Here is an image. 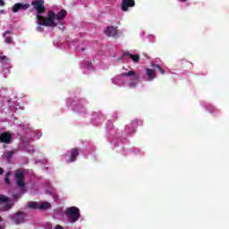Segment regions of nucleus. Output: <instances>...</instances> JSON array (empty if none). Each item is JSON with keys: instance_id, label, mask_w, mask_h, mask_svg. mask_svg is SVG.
<instances>
[{"instance_id": "nucleus-13", "label": "nucleus", "mask_w": 229, "mask_h": 229, "mask_svg": "<svg viewBox=\"0 0 229 229\" xmlns=\"http://www.w3.org/2000/svg\"><path fill=\"white\" fill-rule=\"evenodd\" d=\"M126 56H128L129 58H131L132 62H134L135 64H137L139 62V60H140V56H139L137 55H132L129 52H124L123 54V58H125Z\"/></svg>"}, {"instance_id": "nucleus-19", "label": "nucleus", "mask_w": 229, "mask_h": 229, "mask_svg": "<svg viewBox=\"0 0 229 229\" xmlns=\"http://www.w3.org/2000/svg\"><path fill=\"white\" fill-rule=\"evenodd\" d=\"M131 126L132 128H137V126H139V121L137 119L132 120L131 123Z\"/></svg>"}, {"instance_id": "nucleus-21", "label": "nucleus", "mask_w": 229, "mask_h": 229, "mask_svg": "<svg viewBox=\"0 0 229 229\" xmlns=\"http://www.w3.org/2000/svg\"><path fill=\"white\" fill-rule=\"evenodd\" d=\"M13 42V38L12 37L5 38V44H12Z\"/></svg>"}, {"instance_id": "nucleus-6", "label": "nucleus", "mask_w": 229, "mask_h": 229, "mask_svg": "<svg viewBox=\"0 0 229 229\" xmlns=\"http://www.w3.org/2000/svg\"><path fill=\"white\" fill-rule=\"evenodd\" d=\"M13 221L16 225H21L22 223H25V221H26V213L24 211L17 212L16 214L13 215Z\"/></svg>"}, {"instance_id": "nucleus-8", "label": "nucleus", "mask_w": 229, "mask_h": 229, "mask_svg": "<svg viewBox=\"0 0 229 229\" xmlns=\"http://www.w3.org/2000/svg\"><path fill=\"white\" fill-rule=\"evenodd\" d=\"M135 6V0H122L123 12H128L129 8Z\"/></svg>"}, {"instance_id": "nucleus-23", "label": "nucleus", "mask_w": 229, "mask_h": 229, "mask_svg": "<svg viewBox=\"0 0 229 229\" xmlns=\"http://www.w3.org/2000/svg\"><path fill=\"white\" fill-rule=\"evenodd\" d=\"M11 34H12V31L6 30L5 32H4L3 38H6L7 35H11Z\"/></svg>"}, {"instance_id": "nucleus-15", "label": "nucleus", "mask_w": 229, "mask_h": 229, "mask_svg": "<svg viewBox=\"0 0 229 229\" xmlns=\"http://www.w3.org/2000/svg\"><path fill=\"white\" fill-rule=\"evenodd\" d=\"M28 208H31L32 210H40V203L38 202H35V201H30L28 204Z\"/></svg>"}, {"instance_id": "nucleus-18", "label": "nucleus", "mask_w": 229, "mask_h": 229, "mask_svg": "<svg viewBox=\"0 0 229 229\" xmlns=\"http://www.w3.org/2000/svg\"><path fill=\"white\" fill-rule=\"evenodd\" d=\"M152 67H155L156 69H157V71H159V72H160L161 74H165V71L163 70V69L159 66V64H152Z\"/></svg>"}, {"instance_id": "nucleus-16", "label": "nucleus", "mask_w": 229, "mask_h": 229, "mask_svg": "<svg viewBox=\"0 0 229 229\" xmlns=\"http://www.w3.org/2000/svg\"><path fill=\"white\" fill-rule=\"evenodd\" d=\"M49 208H51V203L49 202L39 203V210H49Z\"/></svg>"}, {"instance_id": "nucleus-27", "label": "nucleus", "mask_w": 229, "mask_h": 229, "mask_svg": "<svg viewBox=\"0 0 229 229\" xmlns=\"http://www.w3.org/2000/svg\"><path fill=\"white\" fill-rule=\"evenodd\" d=\"M0 6H4V0H0Z\"/></svg>"}, {"instance_id": "nucleus-35", "label": "nucleus", "mask_w": 229, "mask_h": 229, "mask_svg": "<svg viewBox=\"0 0 229 229\" xmlns=\"http://www.w3.org/2000/svg\"><path fill=\"white\" fill-rule=\"evenodd\" d=\"M0 229H3V227L0 225Z\"/></svg>"}, {"instance_id": "nucleus-4", "label": "nucleus", "mask_w": 229, "mask_h": 229, "mask_svg": "<svg viewBox=\"0 0 229 229\" xmlns=\"http://www.w3.org/2000/svg\"><path fill=\"white\" fill-rule=\"evenodd\" d=\"M16 185L21 192H26V182H24V173L21 170L15 172Z\"/></svg>"}, {"instance_id": "nucleus-10", "label": "nucleus", "mask_w": 229, "mask_h": 229, "mask_svg": "<svg viewBox=\"0 0 229 229\" xmlns=\"http://www.w3.org/2000/svg\"><path fill=\"white\" fill-rule=\"evenodd\" d=\"M31 6L30 4H21V3H17L13 6V13H17L19 10H28Z\"/></svg>"}, {"instance_id": "nucleus-5", "label": "nucleus", "mask_w": 229, "mask_h": 229, "mask_svg": "<svg viewBox=\"0 0 229 229\" xmlns=\"http://www.w3.org/2000/svg\"><path fill=\"white\" fill-rule=\"evenodd\" d=\"M44 0H34L32 1L31 4L34 7V10H36L38 15H42L46 13V6H44Z\"/></svg>"}, {"instance_id": "nucleus-11", "label": "nucleus", "mask_w": 229, "mask_h": 229, "mask_svg": "<svg viewBox=\"0 0 229 229\" xmlns=\"http://www.w3.org/2000/svg\"><path fill=\"white\" fill-rule=\"evenodd\" d=\"M80 155V149L73 148L71 150V156L70 158L67 160L68 164H71L72 162H76V158L78 157V156Z\"/></svg>"}, {"instance_id": "nucleus-20", "label": "nucleus", "mask_w": 229, "mask_h": 229, "mask_svg": "<svg viewBox=\"0 0 229 229\" xmlns=\"http://www.w3.org/2000/svg\"><path fill=\"white\" fill-rule=\"evenodd\" d=\"M6 160H12V157H13V151H8L6 152Z\"/></svg>"}, {"instance_id": "nucleus-1", "label": "nucleus", "mask_w": 229, "mask_h": 229, "mask_svg": "<svg viewBox=\"0 0 229 229\" xmlns=\"http://www.w3.org/2000/svg\"><path fill=\"white\" fill-rule=\"evenodd\" d=\"M38 24H43L44 26H47V28H56L58 26V23L55 21H64L65 17H67V11L62 10L57 14L55 13L53 11H49L47 13V17H44L40 14L37 15Z\"/></svg>"}, {"instance_id": "nucleus-7", "label": "nucleus", "mask_w": 229, "mask_h": 229, "mask_svg": "<svg viewBox=\"0 0 229 229\" xmlns=\"http://www.w3.org/2000/svg\"><path fill=\"white\" fill-rule=\"evenodd\" d=\"M106 35H107V37H113L114 38H117V37H119L118 35V30H117V27H107L106 30H105Z\"/></svg>"}, {"instance_id": "nucleus-30", "label": "nucleus", "mask_w": 229, "mask_h": 229, "mask_svg": "<svg viewBox=\"0 0 229 229\" xmlns=\"http://www.w3.org/2000/svg\"><path fill=\"white\" fill-rule=\"evenodd\" d=\"M55 229H64V228L62 227V225H57L55 226Z\"/></svg>"}, {"instance_id": "nucleus-3", "label": "nucleus", "mask_w": 229, "mask_h": 229, "mask_svg": "<svg viewBox=\"0 0 229 229\" xmlns=\"http://www.w3.org/2000/svg\"><path fill=\"white\" fill-rule=\"evenodd\" d=\"M121 76H123V78H131L129 81V87H131V89H135L137 87L140 77L135 72L129 71L127 72H123L121 73Z\"/></svg>"}, {"instance_id": "nucleus-31", "label": "nucleus", "mask_w": 229, "mask_h": 229, "mask_svg": "<svg viewBox=\"0 0 229 229\" xmlns=\"http://www.w3.org/2000/svg\"><path fill=\"white\" fill-rule=\"evenodd\" d=\"M13 198H14V199H19V196H17V195H13Z\"/></svg>"}, {"instance_id": "nucleus-22", "label": "nucleus", "mask_w": 229, "mask_h": 229, "mask_svg": "<svg viewBox=\"0 0 229 229\" xmlns=\"http://www.w3.org/2000/svg\"><path fill=\"white\" fill-rule=\"evenodd\" d=\"M185 64H189V62H187L185 59L181 60V67L182 69L185 67Z\"/></svg>"}, {"instance_id": "nucleus-14", "label": "nucleus", "mask_w": 229, "mask_h": 229, "mask_svg": "<svg viewBox=\"0 0 229 229\" xmlns=\"http://www.w3.org/2000/svg\"><path fill=\"white\" fill-rule=\"evenodd\" d=\"M146 72H147V76H148V80L150 81H153V80H155V78L157 76V73L155 72V71L152 70V69L148 68L146 70Z\"/></svg>"}, {"instance_id": "nucleus-32", "label": "nucleus", "mask_w": 229, "mask_h": 229, "mask_svg": "<svg viewBox=\"0 0 229 229\" xmlns=\"http://www.w3.org/2000/svg\"><path fill=\"white\" fill-rule=\"evenodd\" d=\"M181 3H185L187 0H179Z\"/></svg>"}, {"instance_id": "nucleus-25", "label": "nucleus", "mask_w": 229, "mask_h": 229, "mask_svg": "<svg viewBox=\"0 0 229 229\" xmlns=\"http://www.w3.org/2000/svg\"><path fill=\"white\" fill-rule=\"evenodd\" d=\"M0 60H2V62H4V60H8V57H6V55H1Z\"/></svg>"}, {"instance_id": "nucleus-2", "label": "nucleus", "mask_w": 229, "mask_h": 229, "mask_svg": "<svg viewBox=\"0 0 229 229\" xmlns=\"http://www.w3.org/2000/svg\"><path fill=\"white\" fill-rule=\"evenodd\" d=\"M65 216L70 219V223H76V221H80V208L74 206L67 208L65 210Z\"/></svg>"}, {"instance_id": "nucleus-24", "label": "nucleus", "mask_w": 229, "mask_h": 229, "mask_svg": "<svg viewBox=\"0 0 229 229\" xmlns=\"http://www.w3.org/2000/svg\"><path fill=\"white\" fill-rule=\"evenodd\" d=\"M86 66H87L88 69H90L92 67V63L86 62Z\"/></svg>"}, {"instance_id": "nucleus-28", "label": "nucleus", "mask_w": 229, "mask_h": 229, "mask_svg": "<svg viewBox=\"0 0 229 229\" xmlns=\"http://www.w3.org/2000/svg\"><path fill=\"white\" fill-rule=\"evenodd\" d=\"M11 175H12V173L7 172L6 174H5V178H8V177L11 176Z\"/></svg>"}, {"instance_id": "nucleus-9", "label": "nucleus", "mask_w": 229, "mask_h": 229, "mask_svg": "<svg viewBox=\"0 0 229 229\" xmlns=\"http://www.w3.org/2000/svg\"><path fill=\"white\" fill-rule=\"evenodd\" d=\"M0 142H2V144H12V134L10 132H3L0 134Z\"/></svg>"}, {"instance_id": "nucleus-12", "label": "nucleus", "mask_w": 229, "mask_h": 229, "mask_svg": "<svg viewBox=\"0 0 229 229\" xmlns=\"http://www.w3.org/2000/svg\"><path fill=\"white\" fill-rule=\"evenodd\" d=\"M0 203H7L4 208L3 210H10L12 208V206L9 204L10 203V198H8L5 195H0Z\"/></svg>"}, {"instance_id": "nucleus-26", "label": "nucleus", "mask_w": 229, "mask_h": 229, "mask_svg": "<svg viewBox=\"0 0 229 229\" xmlns=\"http://www.w3.org/2000/svg\"><path fill=\"white\" fill-rule=\"evenodd\" d=\"M4 182H5L7 185H10V183H11V182H10V178L5 177V179H4Z\"/></svg>"}, {"instance_id": "nucleus-17", "label": "nucleus", "mask_w": 229, "mask_h": 229, "mask_svg": "<svg viewBox=\"0 0 229 229\" xmlns=\"http://www.w3.org/2000/svg\"><path fill=\"white\" fill-rule=\"evenodd\" d=\"M36 19H37V24H38L36 30L41 33L44 32V29L42 28V26H46V25L38 23V18L37 16H36Z\"/></svg>"}, {"instance_id": "nucleus-33", "label": "nucleus", "mask_w": 229, "mask_h": 229, "mask_svg": "<svg viewBox=\"0 0 229 229\" xmlns=\"http://www.w3.org/2000/svg\"><path fill=\"white\" fill-rule=\"evenodd\" d=\"M81 51H85V47H82V48H81Z\"/></svg>"}, {"instance_id": "nucleus-29", "label": "nucleus", "mask_w": 229, "mask_h": 229, "mask_svg": "<svg viewBox=\"0 0 229 229\" xmlns=\"http://www.w3.org/2000/svg\"><path fill=\"white\" fill-rule=\"evenodd\" d=\"M3 173H4V169H3V167H0V175L3 174Z\"/></svg>"}, {"instance_id": "nucleus-34", "label": "nucleus", "mask_w": 229, "mask_h": 229, "mask_svg": "<svg viewBox=\"0 0 229 229\" xmlns=\"http://www.w3.org/2000/svg\"><path fill=\"white\" fill-rule=\"evenodd\" d=\"M1 221H3V217L0 216V223H1Z\"/></svg>"}]
</instances>
